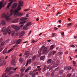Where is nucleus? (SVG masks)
Here are the masks:
<instances>
[{
	"instance_id": "1",
	"label": "nucleus",
	"mask_w": 77,
	"mask_h": 77,
	"mask_svg": "<svg viewBox=\"0 0 77 77\" xmlns=\"http://www.w3.org/2000/svg\"><path fill=\"white\" fill-rule=\"evenodd\" d=\"M21 9V6H19L18 5V6L17 7V10H11L10 11V13H11V14H10L8 13L6 14L5 13H4L2 15V18H5L8 20H11V18H10V17H11V15H12L13 14L19 12L18 11H20Z\"/></svg>"
},
{
	"instance_id": "2",
	"label": "nucleus",
	"mask_w": 77,
	"mask_h": 77,
	"mask_svg": "<svg viewBox=\"0 0 77 77\" xmlns=\"http://www.w3.org/2000/svg\"><path fill=\"white\" fill-rule=\"evenodd\" d=\"M11 27L8 26L7 28V29H6V28L5 27H3L2 30H1V32H5L3 33V34L4 35H6L7 33H8L9 34H11L12 36H13L14 35V33H15V31H11Z\"/></svg>"
},
{
	"instance_id": "3",
	"label": "nucleus",
	"mask_w": 77,
	"mask_h": 77,
	"mask_svg": "<svg viewBox=\"0 0 77 77\" xmlns=\"http://www.w3.org/2000/svg\"><path fill=\"white\" fill-rule=\"evenodd\" d=\"M47 47H45L43 45L40 49V50H43V54H46L49 52V51L47 50Z\"/></svg>"
},
{
	"instance_id": "4",
	"label": "nucleus",
	"mask_w": 77,
	"mask_h": 77,
	"mask_svg": "<svg viewBox=\"0 0 77 77\" xmlns=\"http://www.w3.org/2000/svg\"><path fill=\"white\" fill-rule=\"evenodd\" d=\"M11 27L15 29L16 31H18V30H20V27L17 25H11Z\"/></svg>"
},
{
	"instance_id": "5",
	"label": "nucleus",
	"mask_w": 77,
	"mask_h": 77,
	"mask_svg": "<svg viewBox=\"0 0 77 77\" xmlns=\"http://www.w3.org/2000/svg\"><path fill=\"white\" fill-rule=\"evenodd\" d=\"M31 25H32V23H31V22H29L28 23L26 24V25H25L23 26V29L24 30H27V27H28V26H31Z\"/></svg>"
},
{
	"instance_id": "6",
	"label": "nucleus",
	"mask_w": 77,
	"mask_h": 77,
	"mask_svg": "<svg viewBox=\"0 0 77 77\" xmlns=\"http://www.w3.org/2000/svg\"><path fill=\"white\" fill-rule=\"evenodd\" d=\"M14 68L13 67H11L10 68L8 67L6 68L5 70V72H6L7 73L8 72H9L10 71V70L11 69H12V70H14Z\"/></svg>"
},
{
	"instance_id": "7",
	"label": "nucleus",
	"mask_w": 77,
	"mask_h": 77,
	"mask_svg": "<svg viewBox=\"0 0 77 77\" xmlns=\"http://www.w3.org/2000/svg\"><path fill=\"white\" fill-rule=\"evenodd\" d=\"M17 6V3H15L12 6L11 8L13 9H16Z\"/></svg>"
},
{
	"instance_id": "8",
	"label": "nucleus",
	"mask_w": 77,
	"mask_h": 77,
	"mask_svg": "<svg viewBox=\"0 0 77 77\" xmlns=\"http://www.w3.org/2000/svg\"><path fill=\"white\" fill-rule=\"evenodd\" d=\"M14 14V15H17L19 17H21V16L23 15V13L20 14L19 12H17V13H16Z\"/></svg>"
},
{
	"instance_id": "9",
	"label": "nucleus",
	"mask_w": 77,
	"mask_h": 77,
	"mask_svg": "<svg viewBox=\"0 0 77 77\" xmlns=\"http://www.w3.org/2000/svg\"><path fill=\"white\" fill-rule=\"evenodd\" d=\"M21 41H22V40H21V39H19L17 41L15 42V43L16 44V45H18L19 44H20V42H21Z\"/></svg>"
},
{
	"instance_id": "10",
	"label": "nucleus",
	"mask_w": 77,
	"mask_h": 77,
	"mask_svg": "<svg viewBox=\"0 0 77 77\" xmlns=\"http://www.w3.org/2000/svg\"><path fill=\"white\" fill-rule=\"evenodd\" d=\"M26 23V21H23V22H20L19 23V24L20 25L21 24V25H20V27H23V26H24V23Z\"/></svg>"
},
{
	"instance_id": "11",
	"label": "nucleus",
	"mask_w": 77,
	"mask_h": 77,
	"mask_svg": "<svg viewBox=\"0 0 77 77\" xmlns=\"http://www.w3.org/2000/svg\"><path fill=\"white\" fill-rule=\"evenodd\" d=\"M23 5V2L22 1H20L19 3V6H22Z\"/></svg>"
},
{
	"instance_id": "12",
	"label": "nucleus",
	"mask_w": 77,
	"mask_h": 77,
	"mask_svg": "<svg viewBox=\"0 0 77 77\" xmlns=\"http://www.w3.org/2000/svg\"><path fill=\"white\" fill-rule=\"evenodd\" d=\"M29 63V64H31V63H32V59H29L28 60L27 63L26 64L27 65H28V63Z\"/></svg>"
},
{
	"instance_id": "13",
	"label": "nucleus",
	"mask_w": 77,
	"mask_h": 77,
	"mask_svg": "<svg viewBox=\"0 0 77 77\" xmlns=\"http://www.w3.org/2000/svg\"><path fill=\"white\" fill-rule=\"evenodd\" d=\"M8 52V49L7 48H5V49L4 50V51H3L2 53L3 54H5L6 53Z\"/></svg>"
},
{
	"instance_id": "14",
	"label": "nucleus",
	"mask_w": 77,
	"mask_h": 77,
	"mask_svg": "<svg viewBox=\"0 0 77 77\" xmlns=\"http://www.w3.org/2000/svg\"><path fill=\"white\" fill-rule=\"evenodd\" d=\"M47 68V66L45 65L43 68V69L42 70V72H44L45 71H46V69Z\"/></svg>"
},
{
	"instance_id": "15",
	"label": "nucleus",
	"mask_w": 77,
	"mask_h": 77,
	"mask_svg": "<svg viewBox=\"0 0 77 77\" xmlns=\"http://www.w3.org/2000/svg\"><path fill=\"white\" fill-rule=\"evenodd\" d=\"M27 18L24 17H23L21 18L20 19L21 21H26V20H27Z\"/></svg>"
},
{
	"instance_id": "16",
	"label": "nucleus",
	"mask_w": 77,
	"mask_h": 77,
	"mask_svg": "<svg viewBox=\"0 0 77 77\" xmlns=\"http://www.w3.org/2000/svg\"><path fill=\"white\" fill-rule=\"evenodd\" d=\"M24 35V31H22L20 34V35L21 36H23Z\"/></svg>"
},
{
	"instance_id": "17",
	"label": "nucleus",
	"mask_w": 77,
	"mask_h": 77,
	"mask_svg": "<svg viewBox=\"0 0 77 77\" xmlns=\"http://www.w3.org/2000/svg\"><path fill=\"white\" fill-rule=\"evenodd\" d=\"M25 54L26 55L27 57H28L29 56V55H30V54L29 53V51H27L25 53Z\"/></svg>"
},
{
	"instance_id": "18",
	"label": "nucleus",
	"mask_w": 77,
	"mask_h": 77,
	"mask_svg": "<svg viewBox=\"0 0 77 77\" xmlns=\"http://www.w3.org/2000/svg\"><path fill=\"white\" fill-rule=\"evenodd\" d=\"M19 20V19H17L12 21V23H17V22Z\"/></svg>"
},
{
	"instance_id": "19",
	"label": "nucleus",
	"mask_w": 77,
	"mask_h": 77,
	"mask_svg": "<svg viewBox=\"0 0 77 77\" xmlns=\"http://www.w3.org/2000/svg\"><path fill=\"white\" fill-rule=\"evenodd\" d=\"M3 2H2V1H1V3H0V10L2 8V6H3Z\"/></svg>"
},
{
	"instance_id": "20",
	"label": "nucleus",
	"mask_w": 77,
	"mask_h": 77,
	"mask_svg": "<svg viewBox=\"0 0 77 77\" xmlns=\"http://www.w3.org/2000/svg\"><path fill=\"white\" fill-rule=\"evenodd\" d=\"M31 67H29L28 69H26L25 71V72H27L29 70H30L31 69Z\"/></svg>"
},
{
	"instance_id": "21",
	"label": "nucleus",
	"mask_w": 77,
	"mask_h": 77,
	"mask_svg": "<svg viewBox=\"0 0 77 77\" xmlns=\"http://www.w3.org/2000/svg\"><path fill=\"white\" fill-rule=\"evenodd\" d=\"M44 59H45V56H44V55L41 56L40 57V59L42 60H44Z\"/></svg>"
},
{
	"instance_id": "22",
	"label": "nucleus",
	"mask_w": 77,
	"mask_h": 77,
	"mask_svg": "<svg viewBox=\"0 0 77 77\" xmlns=\"http://www.w3.org/2000/svg\"><path fill=\"white\" fill-rule=\"evenodd\" d=\"M5 42L4 41L2 42L0 46H1V47H2V46H3V45H5Z\"/></svg>"
},
{
	"instance_id": "23",
	"label": "nucleus",
	"mask_w": 77,
	"mask_h": 77,
	"mask_svg": "<svg viewBox=\"0 0 77 77\" xmlns=\"http://www.w3.org/2000/svg\"><path fill=\"white\" fill-rule=\"evenodd\" d=\"M12 3H13V2H11L10 3H9L7 6V8H9V6H11V4Z\"/></svg>"
},
{
	"instance_id": "24",
	"label": "nucleus",
	"mask_w": 77,
	"mask_h": 77,
	"mask_svg": "<svg viewBox=\"0 0 77 77\" xmlns=\"http://www.w3.org/2000/svg\"><path fill=\"white\" fill-rule=\"evenodd\" d=\"M2 23L3 25H6V22L4 20H2Z\"/></svg>"
},
{
	"instance_id": "25",
	"label": "nucleus",
	"mask_w": 77,
	"mask_h": 77,
	"mask_svg": "<svg viewBox=\"0 0 77 77\" xmlns=\"http://www.w3.org/2000/svg\"><path fill=\"white\" fill-rule=\"evenodd\" d=\"M51 62V59H49L47 61V63L48 64L50 63Z\"/></svg>"
},
{
	"instance_id": "26",
	"label": "nucleus",
	"mask_w": 77,
	"mask_h": 77,
	"mask_svg": "<svg viewBox=\"0 0 77 77\" xmlns=\"http://www.w3.org/2000/svg\"><path fill=\"white\" fill-rule=\"evenodd\" d=\"M14 63H15V60H13L11 61V64H12V65H14Z\"/></svg>"
},
{
	"instance_id": "27",
	"label": "nucleus",
	"mask_w": 77,
	"mask_h": 77,
	"mask_svg": "<svg viewBox=\"0 0 77 77\" xmlns=\"http://www.w3.org/2000/svg\"><path fill=\"white\" fill-rule=\"evenodd\" d=\"M56 53V51H52V53H50V54L51 55V54H52L53 55H54V54Z\"/></svg>"
},
{
	"instance_id": "28",
	"label": "nucleus",
	"mask_w": 77,
	"mask_h": 77,
	"mask_svg": "<svg viewBox=\"0 0 77 77\" xmlns=\"http://www.w3.org/2000/svg\"><path fill=\"white\" fill-rule=\"evenodd\" d=\"M23 60V59L22 58H20L19 59V61L20 62H23V60Z\"/></svg>"
},
{
	"instance_id": "29",
	"label": "nucleus",
	"mask_w": 77,
	"mask_h": 77,
	"mask_svg": "<svg viewBox=\"0 0 77 77\" xmlns=\"http://www.w3.org/2000/svg\"><path fill=\"white\" fill-rule=\"evenodd\" d=\"M25 67H23L21 69V72H23L24 71V70H25Z\"/></svg>"
},
{
	"instance_id": "30",
	"label": "nucleus",
	"mask_w": 77,
	"mask_h": 77,
	"mask_svg": "<svg viewBox=\"0 0 77 77\" xmlns=\"http://www.w3.org/2000/svg\"><path fill=\"white\" fill-rule=\"evenodd\" d=\"M48 75H50V72H48L46 74V77H48Z\"/></svg>"
},
{
	"instance_id": "31",
	"label": "nucleus",
	"mask_w": 77,
	"mask_h": 77,
	"mask_svg": "<svg viewBox=\"0 0 77 77\" xmlns=\"http://www.w3.org/2000/svg\"><path fill=\"white\" fill-rule=\"evenodd\" d=\"M63 70H61L59 72L60 74L61 75V74H63Z\"/></svg>"
},
{
	"instance_id": "32",
	"label": "nucleus",
	"mask_w": 77,
	"mask_h": 77,
	"mask_svg": "<svg viewBox=\"0 0 77 77\" xmlns=\"http://www.w3.org/2000/svg\"><path fill=\"white\" fill-rule=\"evenodd\" d=\"M35 59H36V56L35 55L32 57V60H35Z\"/></svg>"
},
{
	"instance_id": "33",
	"label": "nucleus",
	"mask_w": 77,
	"mask_h": 77,
	"mask_svg": "<svg viewBox=\"0 0 77 77\" xmlns=\"http://www.w3.org/2000/svg\"><path fill=\"white\" fill-rule=\"evenodd\" d=\"M54 71L51 74V77H53V76H54Z\"/></svg>"
},
{
	"instance_id": "34",
	"label": "nucleus",
	"mask_w": 77,
	"mask_h": 77,
	"mask_svg": "<svg viewBox=\"0 0 77 77\" xmlns=\"http://www.w3.org/2000/svg\"><path fill=\"white\" fill-rule=\"evenodd\" d=\"M72 69V67H71V66H69L68 67V70L69 71H71Z\"/></svg>"
},
{
	"instance_id": "35",
	"label": "nucleus",
	"mask_w": 77,
	"mask_h": 77,
	"mask_svg": "<svg viewBox=\"0 0 77 77\" xmlns=\"http://www.w3.org/2000/svg\"><path fill=\"white\" fill-rule=\"evenodd\" d=\"M54 48V46H53V45H52L50 47V49L51 50H53Z\"/></svg>"
},
{
	"instance_id": "36",
	"label": "nucleus",
	"mask_w": 77,
	"mask_h": 77,
	"mask_svg": "<svg viewBox=\"0 0 77 77\" xmlns=\"http://www.w3.org/2000/svg\"><path fill=\"white\" fill-rule=\"evenodd\" d=\"M58 65V64L55 63L54 64V67H57V66Z\"/></svg>"
},
{
	"instance_id": "37",
	"label": "nucleus",
	"mask_w": 77,
	"mask_h": 77,
	"mask_svg": "<svg viewBox=\"0 0 77 77\" xmlns=\"http://www.w3.org/2000/svg\"><path fill=\"white\" fill-rule=\"evenodd\" d=\"M68 69V66H66L65 68H64V70H67Z\"/></svg>"
},
{
	"instance_id": "38",
	"label": "nucleus",
	"mask_w": 77,
	"mask_h": 77,
	"mask_svg": "<svg viewBox=\"0 0 77 77\" xmlns=\"http://www.w3.org/2000/svg\"><path fill=\"white\" fill-rule=\"evenodd\" d=\"M71 74H69L67 75V77H71Z\"/></svg>"
},
{
	"instance_id": "39",
	"label": "nucleus",
	"mask_w": 77,
	"mask_h": 77,
	"mask_svg": "<svg viewBox=\"0 0 77 77\" xmlns=\"http://www.w3.org/2000/svg\"><path fill=\"white\" fill-rule=\"evenodd\" d=\"M12 50V49H10L7 52L8 53H10V51H11Z\"/></svg>"
},
{
	"instance_id": "40",
	"label": "nucleus",
	"mask_w": 77,
	"mask_h": 77,
	"mask_svg": "<svg viewBox=\"0 0 77 77\" xmlns=\"http://www.w3.org/2000/svg\"><path fill=\"white\" fill-rule=\"evenodd\" d=\"M59 54L60 55H62L63 54V53L62 52H59Z\"/></svg>"
},
{
	"instance_id": "41",
	"label": "nucleus",
	"mask_w": 77,
	"mask_h": 77,
	"mask_svg": "<svg viewBox=\"0 0 77 77\" xmlns=\"http://www.w3.org/2000/svg\"><path fill=\"white\" fill-rule=\"evenodd\" d=\"M50 66H47V69H50Z\"/></svg>"
},
{
	"instance_id": "42",
	"label": "nucleus",
	"mask_w": 77,
	"mask_h": 77,
	"mask_svg": "<svg viewBox=\"0 0 77 77\" xmlns=\"http://www.w3.org/2000/svg\"><path fill=\"white\" fill-rule=\"evenodd\" d=\"M9 73L10 74H12V73H13V72H12V71H9Z\"/></svg>"
},
{
	"instance_id": "43",
	"label": "nucleus",
	"mask_w": 77,
	"mask_h": 77,
	"mask_svg": "<svg viewBox=\"0 0 77 77\" xmlns=\"http://www.w3.org/2000/svg\"><path fill=\"white\" fill-rule=\"evenodd\" d=\"M19 75H17L14 76V77H19Z\"/></svg>"
},
{
	"instance_id": "44",
	"label": "nucleus",
	"mask_w": 77,
	"mask_h": 77,
	"mask_svg": "<svg viewBox=\"0 0 77 77\" xmlns=\"http://www.w3.org/2000/svg\"><path fill=\"white\" fill-rule=\"evenodd\" d=\"M3 62L0 63V66H2V65H3Z\"/></svg>"
},
{
	"instance_id": "45",
	"label": "nucleus",
	"mask_w": 77,
	"mask_h": 77,
	"mask_svg": "<svg viewBox=\"0 0 77 77\" xmlns=\"http://www.w3.org/2000/svg\"><path fill=\"white\" fill-rule=\"evenodd\" d=\"M31 33H32L31 30L30 31V32H29L28 35H30V34Z\"/></svg>"
},
{
	"instance_id": "46",
	"label": "nucleus",
	"mask_w": 77,
	"mask_h": 77,
	"mask_svg": "<svg viewBox=\"0 0 77 77\" xmlns=\"http://www.w3.org/2000/svg\"><path fill=\"white\" fill-rule=\"evenodd\" d=\"M36 42V41H35V40H33L32 41V43H35V42Z\"/></svg>"
},
{
	"instance_id": "47",
	"label": "nucleus",
	"mask_w": 77,
	"mask_h": 77,
	"mask_svg": "<svg viewBox=\"0 0 77 77\" xmlns=\"http://www.w3.org/2000/svg\"><path fill=\"white\" fill-rule=\"evenodd\" d=\"M53 69V67H52V66L50 67V68L49 69V71H50L51 69Z\"/></svg>"
},
{
	"instance_id": "48",
	"label": "nucleus",
	"mask_w": 77,
	"mask_h": 77,
	"mask_svg": "<svg viewBox=\"0 0 77 77\" xmlns=\"http://www.w3.org/2000/svg\"><path fill=\"white\" fill-rule=\"evenodd\" d=\"M2 38H0V44L1 43V42L2 41Z\"/></svg>"
},
{
	"instance_id": "49",
	"label": "nucleus",
	"mask_w": 77,
	"mask_h": 77,
	"mask_svg": "<svg viewBox=\"0 0 77 77\" xmlns=\"http://www.w3.org/2000/svg\"><path fill=\"white\" fill-rule=\"evenodd\" d=\"M71 47L74 48V47H75V46H74V45H71Z\"/></svg>"
},
{
	"instance_id": "50",
	"label": "nucleus",
	"mask_w": 77,
	"mask_h": 77,
	"mask_svg": "<svg viewBox=\"0 0 77 77\" xmlns=\"http://www.w3.org/2000/svg\"><path fill=\"white\" fill-rule=\"evenodd\" d=\"M18 69V67H16L14 69H14L13 70H14V71H16V69Z\"/></svg>"
},
{
	"instance_id": "51",
	"label": "nucleus",
	"mask_w": 77,
	"mask_h": 77,
	"mask_svg": "<svg viewBox=\"0 0 77 77\" xmlns=\"http://www.w3.org/2000/svg\"><path fill=\"white\" fill-rule=\"evenodd\" d=\"M61 35L62 36H64V32H63L62 33Z\"/></svg>"
},
{
	"instance_id": "52",
	"label": "nucleus",
	"mask_w": 77,
	"mask_h": 77,
	"mask_svg": "<svg viewBox=\"0 0 77 77\" xmlns=\"http://www.w3.org/2000/svg\"><path fill=\"white\" fill-rule=\"evenodd\" d=\"M6 75V73H4L2 75V76L3 77H4V75Z\"/></svg>"
},
{
	"instance_id": "53",
	"label": "nucleus",
	"mask_w": 77,
	"mask_h": 77,
	"mask_svg": "<svg viewBox=\"0 0 77 77\" xmlns=\"http://www.w3.org/2000/svg\"><path fill=\"white\" fill-rule=\"evenodd\" d=\"M72 24V23H69L67 24V25H68V26H71V25Z\"/></svg>"
},
{
	"instance_id": "54",
	"label": "nucleus",
	"mask_w": 77,
	"mask_h": 77,
	"mask_svg": "<svg viewBox=\"0 0 77 77\" xmlns=\"http://www.w3.org/2000/svg\"><path fill=\"white\" fill-rule=\"evenodd\" d=\"M54 30H57V28L56 27H55L54 28Z\"/></svg>"
},
{
	"instance_id": "55",
	"label": "nucleus",
	"mask_w": 77,
	"mask_h": 77,
	"mask_svg": "<svg viewBox=\"0 0 77 77\" xmlns=\"http://www.w3.org/2000/svg\"><path fill=\"white\" fill-rule=\"evenodd\" d=\"M73 64H74V65H75V61H73Z\"/></svg>"
},
{
	"instance_id": "56",
	"label": "nucleus",
	"mask_w": 77,
	"mask_h": 77,
	"mask_svg": "<svg viewBox=\"0 0 77 77\" xmlns=\"http://www.w3.org/2000/svg\"><path fill=\"white\" fill-rule=\"evenodd\" d=\"M38 71V69H35L34 70V71H35V72H36V71Z\"/></svg>"
},
{
	"instance_id": "57",
	"label": "nucleus",
	"mask_w": 77,
	"mask_h": 77,
	"mask_svg": "<svg viewBox=\"0 0 77 77\" xmlns=\"http://www.w3.org/2000/svg\"><path fill=\"white\" fill-rule=\"evenodd\" d=\"M6 42H9V40H7L5 41Z\"/></svg>"
},
{
	"instance_id": "58",
	"label": "nucleus",
	"mask_w": 77,
	"mask_h": 77,
	"mask_svg": "<svg viewBox=\"0 0 77 77\" xmlns=\"http://www.w3.org/2000/svg\"><path fill=\"white\" fill-rule=\"evenodd\" d=\"M37 68H41V66H38L37 67Z\"/></svg>"
},
{
	"instance_id": "59",
	"label": "nucleus",
	"mask_w": 77,
	"mask_h": 77,
	"mask_svg": "<svg viewBox=\"0 0 77 77\" xmlns=\"http://www.w3.org/2000/svg\"><path fill=\"white\" fill-rule=\"evenodd\" d=\"M26 17H29V14H27L26 15Z\"/></svg>"
},
{
	"instance_id": "60",
	"label": "nucleus",
	"mask_w": 77,
	"mask_h": 77,
	"mask_svg": "<svg viewBox=\"0 0 77 77\" xmlns=\"http://www.w3.org/2000/svg\"><path fill=\"white\" fill-rule=\"evenodd\" d=\"M29 9H26L25 10V11H29Z\"/></svg>"
},
{
	"instance_id": "61",
	"label": "nucleus",
	"mask_w": 77,
	"mask_h": 77,
	"mask_svg": "<svg viewBox=\"0 0 77 77\" xmlns=\"http://www.w3.org/2000/svg\"><path fill=\"white\" fill-rule=\"evenodd\" d=\"M8 57V56H6L5 58V59H7Z\"/></svg>"
},
{
	"instance_id": "62",
	"label": "nucleus",
	"mask_w": 77,
	"mask_h": 77,
	"mask_svg": "<svg viewBox=\"0 0 77 77\" xmlns=\"http://www.w3.org/2000/svg\"><path fill=\"white\" fill-rule=\"evenodd\" d=\"M24 77H28V75H24Z\"/></svg>"
},
{
	"instance_id": "63",
	"label": "nucleus",
	"mask_w": 77,
	"mask_h": 77,
	"mask_svg": "<svg viewBox=\"0 0 77 77\" xmlns=\"http://www.w3.org/2000/svg\"><path fill=\"white\" fill-rule=\"evenodd\" d=\"M68 21H69L71 20V19L70 18H69L68 19Z\"/></svg>"
},
{
	"instance_id": "64",
	"label": "nucleus",
	"mask_w": 77,
	"mask_h": 77,
	"mask_svg": "<svg viewBox=\"0 0 77 77\" xmlns=\"http://www.w3.org/2000/svg\"><path fill=\"white\" fill-rule=\"evenodd\" d=\"M68 51H67L65 52V54H68Z\"/></svg>"
}]
</instances>
